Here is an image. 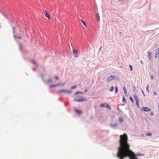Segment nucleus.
Here are the masks:
<instances>
[{"label":"nucleus","instance_id":"1","mask_svg":"<svg viewBox=\"0 0 159 159\" xmlns=\"http://www.w3.org/2000/svg\"><path fill=\"white\" fill-rule=\"evenodd\" d=\"M120 146L118 148L117 156L119 159H124L126 157H129L130 159H138L135 154L130 149V145L128 143V137L127 134L124 133L120 136Z\"/></svg>","mask_w":159,"mask_h":159},{"label":"nucleus","instance_id":"2","mask_svg":"<svg viewBox=\"0 0 159 159\" xmlns=\"http://www.w3.org/2000/svg\"><path fill=\"white\" fill-rule=\"evenodd\" d=\"M74 101L77 102H81L84 101H87V99L85 98L80 97L78 99H75Z\"/></svg>","mask_w":159,"mask_h":159},{"label":"nucleus","instance_id":"3","mask_svg":"<svg viewBox=\"0 0 159 159\" xmlns=\"http://www.w3.org/2000/svg\"><path fill=\"white\" fill-rule=\"evenodd\" d=\"M141 110L142 111L148 112L151 111V110L150 108L148 107H142Z\"/></svg>","mask_w":159,"mask_h":159},{"label":"nucleus","instance_id":"4","mask_svg":"<svg viewBox=\"0 0 159 159\" xmlns=\"http://www.w3.org/2000/svg\"><path fill=\"white\" fill-rule=\"evenodd\" d=\"M100 107H106L107 109H108L109 110L111 109V107L110 106L107 104L106 103H105L104 104H102L100 105Z\"/></svg>","mask_w":159,"mask_h":159},{"label":"nucleus","instance_id":"5","mask_svg":"<svg viewBox=\"0 0 159 159\" xmlns=\"http://www.w3.org/2000/svg\"><path fill=\"white\" fill-rule=\"evenodd\" d=\"M114 77L112 75L110 76H108L107 79L106 81L107 82H108L114 79Z\"/></svg>","mask_w":159,"mask_h":159},{"label":"nucleus","instance_id":"6","mask_svg":"<svg viewBox=\"0 0 159 159\" xmlns=\"http://www.w3.org/2000/svg\"><path fill=\"white\" fill-rule=\"evenodd\" d=\"M73 52L74 57H78V54L77 50L75 49H73Z\"/></svg>","mask_w":159,"mask_h":159},{"label":"nucleus","instance_id":"7","mask_svg":"<svg viewBox=\"0 0 159 159\" xmlns=\"http://www.w3.org/2000/svg\"><path fill=\"white\" fill-rule=\"evenodd\" d=\"M60 85H61V84H56L51 85H49V87L50 88H52L56 87L57 86H59Z\"/></svg>","mask_w":159,"mask_h":159},{"label":"nucleus","instance_id":"8","mask_svg":"<svg viewBox=\"0 0 159 159\" xmlns=\"http://www.w3.org/2000/svg\"><path fill=\"white\" fill-rule=\"evenodd\" d=\"M45 16L47 17L49 20H50V17L49 14L46 11H45Z\"/></svg>","mask_w":159,"mask_h":159},{"label":"nucleus","instance_id":"9","mask_svg":"<svg viewBox=\"0 0 159 159\" xmlns=\"http://www.w3.org/2000/svg\"><path fill=\"white\" fill-rule=\"evenodd\" d=\"M148 55L149 59L151 60V52H149L148 53Z\"/></svg>","mask_w":159,"mask_h":159},{"label":"nucleus","instance_id":"10","mask_svg":"<svg viewBox=\"0 0 159 159\" xmlns=\"http://www.w3.org/2000/svg\"><path fill=\"white\" fill-rule=\"evenodd\" d=\"M134 98L135 99L136 101L139 100L138 97L136 94H134Z\"/></svg>","mask_w":159,"mask_h":159},{"label":"nucleus","instance_id":"11","mask_svg":"<svg viewBox=\"0 0 159 159\" xmlns=\"http://www.w3.org/2000/svg\"><path fill=\"white\" fill-rule=\"evenodd\" d=\"M75 111L76 113L79 114H81L82 113V111H80L77 109H75Z\"/></svg>","mask_w":159,"mask_h":159},{"label":"nucleus","instance_id":"12","mask_svg":"<svg viewBox=\"0 0 159 159\" xmlns=\"http://www.w3.org/2000/svg\"><path fill=\"white\" fill-rule=\"evenodd\" d=\"M14 37L15 38H17L19 39H21V35L20 36H16V35H14Z\"/></svg>","mask_w":159,"mask_h":159},{"label":"nucleus","instance_id":"13","mask_svg":"<svg viewBox=\"0 0 159 159\" xmlns=\"http://www.w3.org/2000/svg\"><path fill=\"white\" fill-rule=\"evenodd\" d=\"M80 20L81 21V22L84 25V26L86 28H87V26H86V24L85 22L83 20H81V19Z\"/></svg>","mask_w":159,"mask_h":159},{"label":"nucleus","instance_id":"14","mask_svg":"<svg viewBox=\"0 0 159 159\" xmlns=\"http://www.w3.org/2000/svg\"><path fill=\"white\" fill-rule=\"evenodd\" d=\"M123 118L122 117H120L119 118V121L120 123H122L123 121Z\"/></svg>","mask_w":159,"mask_h":159},{"label":"nucleus","instance_id":"15","mask_svg":"<svg viewBox=\"0 0 159 159\" xmlns=\"http://www.w3.org/2000/svg\"><path fill=\"white\" fill-rule=\"evenodd\" d=\"M96 16H97V20L98 21H100V16H99V13H98L97 14Z\"/></svg>","mask_w":159,"mask_h":159},{"label":"nucleus","instance_id":"16","mask_svg":"<svg viewBox=\"0 0 159 159\" xmlns=\"http://www.w3.org/2000/svg\"><path fill=\"white\" fill-rule=\"evenodd\" d=\"M117 125H118V124L116 123H115L114 124H111V127H116L117 126Z\"/></svg>","mask_w":159,"mask_h":159},{"label":"nucleus","instance_id":"17","mask_svg":"<svg viewBox=\"0 0 159 159\" xmlns=\"http://www.w3.org/2000/svg\"><path fill=\"white\" fill-rule=\"evenodd\" d=\"M66 90H63V89H62V90H59L58 91V92L59 93H61V92H64L65 93H66Z\"/></svg>","mask_w":159,"mask_h":159},{"label":"nucleus","instance_id":"18","mask_svg":"<svg viewBox=\"0 0 159 159\" xmlns=\"http://www.w3.org/2000/svg\"><path fill=\"white\" fill-rule=\"evenodd\" d=\"M31 62L32 63H33L34 65H35L36 66H37V63H36V62H35V61H34L32 60L31 61Z\"/></svg>","mask_w":159,"mask_h":159},{"label":"nucleus","instance_id":"19","mask_svg":"<svg viewBox=\"0 0 159 159\" xmlns=\"http://www.w3.org/2000/svg\"><path fill=\"white\" fill-rule=\"evenodd\" d=\"M136 105L138 107H140L139 105V101H136Z\"/></svg>","mask_w":159,"mask_h":159},{"label":"nucleus","instance_id":"20","mask_svg":"<svg viewBox=\"0 0 159 159\" xmlns=\"http://www.w3.org/2000/svg\"><path fill=\"white\" fill-rule=\"evenodd\" d=\"M123 90H124L125 93L127 94V90H126V88L125 87H124Z\"/></svg>","mask_w":159,"mask_h":159},{"label":"nucleus","instance_id":"21","mask_svg":"<svg viewBox=\"0 0 159 159\" xmlns=\"http://www.w3.org/2000/svg\"><path fill=\"white\" fill-rule=\"evenodd\" d=\"M149 84H147V87H146V90H147V91H148V93L149 92Z\"/></svg>","mask_w":159,"mask_h":159},{"label":"nucleus","instance_id":"22","mask_svg":"<svg viewBox=\"0 0 159 159\" xmlns=\"http://www.w3.org/2000/svg\"><path fill=\"white\" fill-rule=\"evenodd\" d=\"M114 87H111V88L110 89V91H111V92L113 91H114Z\"/></svg>","mask_w":159,"mask_h":159},{"label":"nucleus","instance_id":"23","mask_svg":"<svg viewBox=\"0 0 159 159\" xmlns=\"http://www.w3.org/2000/svg\"><path fill=\"white\" fill-rule=\"evenodd\" d=\"M115 93H116L118 92V89L117 88L116 86H115Z\"/></svg>","mask_w":159,"mask_h":159},{"label":"nucleus","instance_id":"24","mask_svg":"<svg viewBox=\"0 0 159 159\" xmlns=\"http://www.w3.org/2000/svg\"><path fill=\"white\" fill-rule=\"evenodd\" d=\"M129 99H130V100H131V102L132 103H133V102H134V100L133 99V98H132V97H129Z\"/></svg>","mask_w":159,"mask_h":159},{"label":"nucleus","instance_id":"25","mask_svg":"<svg viewBox=\"0 0 159 159\" xmlns=\"http://www.w3.org/2000/svg\"><path fill=\"white\" fill-rule=\"evenodd\" d=\"M71 93V91L70 90H66V93Z\"/></svg>","mask_w":159,"mask_h":159},{"label":"nucleus","instance_id":"26","mask_svg":"<svg viewBox=\"0 0 159 159\" xmlns=\"http://www.w3.org/2000/svg\"><path fill=\"white\" fill-rule=\"evenodd\" d=\"M156 53L158 54L159 53V48L156 50Z\"/></svg>","mask_w":159,"mask_h":159},{"label":"nucleus","instance_id":"27","mask_svg":"<svg viewBox=\"0 0 159 159\" xmlns=\"http://www.w3.org/2000/svg\"><path fill=\"white\" fill-rule=\"evenodd\" d=\"M76 87V85H74L71 87V89H75Z\"/></svg>","mask_w":159,"mask_h":159},{"label":"nucleus","instance_id":"28","mask_svg":"<svg viewBox=\"0 0 159 159\" xmlns=\"http://www.w3.org/2000/svg\"><path fill=\"white\" fill-rule=\"evenodd\" d=\"M129 67L130 68V70L131 71H132V66L131 65H129Z\"/></svg>","mask_w":159,"mask_h":159},{"label":"nucleus","instance_id":"29","mask_svg":"<svg viewBox=\"0 0 159 159\" xmlns=\"http://www.w3.org/2000/svg\"><path fill=\"white\" fill-rule=\"evenodd\" d=\"M52 79H49V80H48L47 82H48V83H50V82H52Z\"/></svg>","mask_w":159,"mask_h":159},{"label":"nucleus","instance_id":"30","mask_svg":"<svg viewBox=\"0 0 159 159\" xmlns=\"http://www.w3.org/2000/svg\"><path fill=\"white\" fill-rule=\"evenodd\" d=\"M122 101H123V102H125V98H124V96H123V98Z\"/></svg>","mask_w":159,"mask_h":159},{"label":"nucleus","instance_id":"31","mask_svg":"<svg viewBox=\"0 0 159 159\" xmlns=\"http://www.w3.org/2000/svg\"><path fill=\"white\" fill-rule=\"evenodd\" d=\"M80 93V92H76L75 94V95H77V94H78V93Z\"/></svg>","mask_w":159,"mask_h":159},{"label":"nucleus","instance_id":"32","mask_svg":"<svg viewBox=\"0 0 159 159\" xmlns=\"http://www.w3.org/2000/svg\"><path fill=\"white\" fill-rule=\"evenodd\" d=\"M55 79L56 80H59V78L57 76H55Z\"/></svg>","mask_w":159,"mask_h":159},{"label":"nucleus","instance_id":"33","mask_svg":"<svg viewBox=\"0 0 159 159\" xmlns=\"http://www.w3.org/2000/svg\"><path fill=\"white\" fill-rule=\"evenodd\" d=\"M15 27H14L13 28V32L14 34H15Z\"/></svg>","mask_w":159,"mask_h":159},{"label":"nucleus","instance_id":"34","mask_svg":"<svg viewBox=\"0 0 159 159\" xmlns=\"http://www.w3.org/2000/svg\"><path fill=\"white\" fill-rule=\"evenodd\" d=\"M146 135L147 136H151V133H148L146 134Z\"/></svg>","mask_w":159,"mask_h":159},{"label":"nucleus","instance_id":"35","mask_svg":"<svg viewBox=\"0 0 159 159\" xmlns=\"http://www.w3.org/2000/svg\"><path fill=\"white\" fill-rule=\"evenodd\" d=\"M158 54L156 52L155 53V57H157V55Z\"/></svg>","mask_w":159,"mask_h":159},{"label":"nucleus","instance_id":"36","mask_svg":"<svg viewBox=\"0 0 159 159\" xmlns=\"http://www.w3.org/2000/svg\"><path fill=\"white\" fill-rule=\"evenodd\" d=\"M153 93H154V94L155 95H157V93L155 91H154L153 92Z\"/></svg>","mask_w":159,"mask_h":159},{"label":"nucleus","instance_id":"37","mask_svg":"<svg viewBox=\"0 0 159 159\" xmlns=\"http://www.w3.org/2000/svg\"><path fill=\"white\" fill-rule=\"evenodd\" d=\"M150 115L151 116H153V115H154V113H153V112H151V113H150Z\"/></svg>","mask_w":159,"mask_h":159},{"label":"nucleus","instance_id":"38","mask_svg":"<svg viewBox=\"0 0 159 159\" xmlns=\"http://www.w3.org/2000/svg\"><path fill=\"white\" fill-rule=\"evenodd\" d=\"M150 77L153 80V76L152 75H151Z\"/></svg>","mask_w":159,"mask_h":159},{"label":"nucleus","instance_id":"39","mask_svg":"<svg viewBox=\"0 0 159 159\" xmlns=\"http://www.w3.org/2000/svg\"><path fill=\"white\" fill-rule=\"evenodd\" d=\"M140 62L141 63H142V64H143V62H142V61H140Z\"/></svg>","mask_w":159,"mask_h":159},{"label":"nucleus","instance_id":"40","mask_svg":"<svg viewBox=\"0 0 159 159\" xmlns=\"http://www.w3.org/2000/svg\"><path fill=\"white\" fill-rule=\"evenodd\" d=\"M142 93L144 94L142 90Z\"/></svg>","mask_w":159,"mask_h":159},{"label":"nucleus","instance_id":"41","mask_svg":"<svg viewBox=\"0 0 159 159\" xmlns=\"http://www.w3.org/2000/svg\"><path fill=\"white\" fill-rule=\"evenodd\" d=\"M65 84V83H64L63 84V85H64Z\"/></svg>","mask_w":159,"mask_h":159}]
</instances>
